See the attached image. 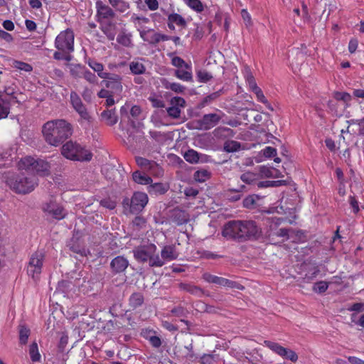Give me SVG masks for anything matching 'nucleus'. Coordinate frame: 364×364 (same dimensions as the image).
Returning a JSON list of instances; mask_svg holds the SVG:
<instances>
[{
	"label": "nucleus",
	"instance_id": "obj_1",
	"mask_svg": "<svg viewBox=\"0 0 364 364\" xmlns=\"http://www.w3.org/2000/svg\"><path fill=\"white\" fill-rule=\"evenodd\" d=\"M261 234V229L253 220H231L223 227L222 235L227 239L240 242L256 240Z\"/></svg>",
	"mask_w": 364,
	"mask_h": 364
},
{
	"label": "nucleus",
	"instance_id": "obj_2",
	"mask_svg": "<svg viewBox=\"0 0 364 364\" xmlns=\"http://www.w3.org/2000/svg\"><path fill=\"white\" fill-rule=\"evenodd\" d=\"M42 133L48 144L58 146L72 135L73 127L65 119L50 120L43 124Z\"/></svg>",
	"mask_w": 364,
	"mask_h": 364
},
{
	"label": "nucleus",
	"instance_id": "obj_3",
	"mask_svg": "<svg viewBox=\"0 0 364 364\" xmlns=\"http://www.w3.org/2000/svg\"><path fill=\"white\" fill-rule=\"evenodd\" d=\"M6 185L17 194H28L34 191L38 184V178L33 174L26 173H8L6 176Z\"/></svg>",
	"mask_w": 364,
	"mask_h": 364
},
{
	"label": "nucleus",
	"instance_id": "obj_4",
	"mask_svg": "<svg viewBox=\"0 0 364 364\" xmlns=\"http://www.w3.org/2000/svg\"><path fill=\"white\" fill-rule=\"evenodd\" d=\"M62 155L68 159L80 161H90L92 154L80 144L69 141L61 148Z\"/></svg>",
	"mask_w": 364,
	"mask_h": 364
},
{
	"label": "nucleus",
	"instance_id": "obj_5",
	"mask_svg": "<svg viewBox=\"0 0 364 364\" xmlns=\"http://www.w3.org/2000/svg\"><path fill=\"white\" fill-rule=\"evenodd\" d=\"M75 36L70 28L61 31L55 38V47L58 50L65 53H72L74 50Z\"/></svg>",
	"mask_w": 364,
	"mask_h": 364
},
{
	"label": "nucleus",
	"instance_id": "obj_6",
	"mask_svg": "<svg viewBox=\"0 0 364 364\" xmlns=\"http://www.w3.org/2000/svg\"><path fill=\"white\" fill-rule=\"evenodd\" d=\"M70 99L73 108L80 115V119L79 122L80 123H82V122L90 123L92 120V117L79 95L76 92L72 91L70 95Z\"/></svg>",
	"mask_w": 364,
	"mask_h": 364
},
{
	"label": "nucleus",
	"instance_id": "obj_7",
	"mask_svg": "<svg viewBox=\"0 0 364 364\" xmlns=\"http://www.w3.org/2000/svg\"><path fill=\"white\" fill-rule=\"evenodd\" d=\"M44 259L45 254L42 251H36L31 255L26 267L29 276L35 278L41 273Z\"/></svg>",
	"mask_w": 364,
	"mask_h": 364
},
{
	"label": "nucleus",
	"instance_id": "obj_8",
	"mask_svg": "<svg viewBox=\"0 0 364 364\" xmlns=\"http://www.w3.org/2000/svg\"><path fill=\"white\" fill-rule=\"evenodd\" d=\"M203 279L208 283L214 284L220 287H225L238 290H243L245 289L244 286L239 282L230 280L224 277H218L210 273H204L203 274Z\"/></svg>",
	"mask_w": 364,
	"mask_h": 364
},
{
	"label": "nucleus",
	"instance_id": "obj_9",
	"mask_svg": "<svg viewBox=\"0 0 364 364\" xmlns=\"http://www.w3.org/2000/svg\"><path fill=\"white\" fill-rule=\"evenodd\" d=\"M156 246L152 243L136 247L133 250L134 257L141 263L149 262L150 257L156 253Z\"/></svg>",
	"mask_w": 364,
	"mask_h": 364
},
{
	"label": "nucleus",
	"instance_id": "obj_10",
	"mask_svg": "<svg viewBox=\"0 0 364 364\" xmlns=\"http://www.w3.org/2000/svg\"><path fill=\"white\" fill-rule=\"evenodd\" d=\"M42 209L44 213L58 220L63 219L66 215L63 208L53 197L48 202L43 204Z\"/></svg>",
	"mask_w": 364,
	"mask_h": 364
},
{
	"label": "nucleus",
	"instance_id": "obj_11",
	"mask_svg": "<svg viewBox=\"0 0 364 364\" xmlns=\"http://www.w3.org/2000/svg\"><path fill=\"white\" fill-rule=\"evenodd\" d=\"M97 22L114 19L116 13L112 6L106 4L101 0H97L95 4Z\"/></svg>",
	"mask_w": 364,
	"mask_h": 364
},
{
	"label": "nucleus",
	"instance_id": "obj_12",
	"mask_svg": "<svg viewBox=\"0 0 364 364\" xmlns=\"http://www.w3.org/2000/svg\"><path fill=\"white\" fill-rule=\"evenodd\" d=\"M221 117L216 113L204 114L201 119L197 120V128L200 130H209L216 126Z\"/></svg>",
	"mask_w": 364,
	"mask_h": 364
},
{
	"label": "nucleus",
	"instance_id": "obj_13",
	"mask_svg": "<svg viewBox=\"0 0 364 364\" xmlns=\"http://www.w3.org/2000/svg\"><path fill=\"white\" fill-rule=\"evenodd\" d=\"M148 200V196L145 193H134L130 201V211L132 213L141 211L147 204Z\"/></svg>",
	"mask_w": 364,
	"mask_h": 364
},
{
	"label": "nucleus",
	"instance_id": "obj_14",
	"mask_svg": "<svg viewBox=\"0 0 364 364\" xmlns=\"http://www.w3.org/2000/svg\"><path fill=\"white\" fill-rule=\"evenodd\" d=\"M140 36L144 41L152 45H156L160 41H166L168 39L167 35L155 32L154 30L141 31Z\"/></svg>",
	"mask_w": 364,
	"mask_h": 364
},
{
	"label": "nucleus",
	"instance_id": "obj_15",
	"mask_svg": "<svg viewBox=\"0 0 364 364\" xmlns=\"http://www.w3.org/2000/svg\"><path fill=\"white\" fill-rule=\"evenodd\" d=\"M100 28L109 41H113L117 34V23L112 20L98 21Z\"/></svg>",
	"mask_w": 364,
	"mask_h": 364
},
{
	"label": "nucleus",
	"instance_id": "obj_16",
	"mask_svg": "<svg viewBox=\"0 0 364 364\" xmlns=\"http://www.w3.org/2000/svg\"><path fill=\"white\" fill-rule=\"evenodd\" d=\"M302 267L305 272L303 280L307 283L312 282L320 272L319 267L316 263L304 262Z\"/></svg>",
	"mask_w": 364,
	"mask_h": 364
},
{
	"label": "nucleus",
	"instance_id": "obj_17",
	"mask_svg": "<svg viewBox=\"0 0 364 364\" xmlns=\"http://www.w3.org/2000/svg\"><path fill=\"white\" fill-rule=\"evenodd\" d=\"M128 265V260L123 256H117L114 257L110 263L112 271L115 274L124 272Z\"/></svg>",
	"mask_w": 364,
	"mask_h": 364
},
{
	"label": "nucleus",
	"instance_id": "obj_18",
	"mask_svg": "<svg viewBox=\"0 0 364 364\" xmlns=\"http://www.w3.org/2000/svg\"><path fill=\"white\" fill-rule=\"evenodd\" d=\"M174 76L184 82L193 81L192 66L190 64L186 65L182 68L176 69L174 71Z\"/></svg>",
	"mask_w": 364,
	"mask_h": 364
},
{
	"label": "nucleus",
	"instance_id": "obj_19",
	"mask_svg": "<svg viewBox=\"0 0 364 364\" xmlns=\"http://www.w3.org/2000/svg\"><path fill=\"white\" fill-rule=\"evenodd\" d=\"M161 255L165 262H170L178 258V252L176 251V247L174 245H169L163 247Z\"/></svg>",
	"mask_w": 364,
	"mask_h": 364
},
{
	"label": "nucleus",
	"instance_id": "obj_20",
	"mask_svg": "<svg viewBox=\"0 0 364 364\" xmlns=\"http://www.w3.org/2000/svg\"><path fill=\"white\" fill-rule=\"evenodd\" d=\"M100 119L108 126L116 124L118 121V117L115 109L104 110L100 114Z\"/></svg>",
	"mask_w": 364,
	"mask_h": 364
},
{
	"label": "nucleus",
	"instance_id": "obj_21",
	"mask_svg": "<svg viewBox=\"0 0 364 364\" xmlns=\"http://www.w3.org/2000/svg\"><path fill=\"white\" fill-rule=\"evenodd\" d=\"M135 160L139 167L149 171L151 173H154L153 170L159 168L158 164L154 161H150L141 156L136 157Z\"/></svg>",
	"mask_w": 364,
	"mask_h": 364
},
{
	"label": "nucleus",
	"instance_id": "obj_22",
	"mask_svg": "<svg viewBox=\"0 0 364 364\" xmlns=\"http://www.w3.org/2000/svg\"><path fill=\"white\" fill-rule=\"evenodd\" d=\"M50 164L43 159H37L33 171H35L38 175L47 176L50 173Z\"/></svg>",
	"mask_w": 364,
	"mask_h": 364
},
{
	"label": "nucleus",
	"instance_id": "obj_23",
	"mask_svg": "<svg viewBox=\"0 0 364 364\" xmlns=\"http://www.w3.org/2000/svg\"><path fill=\"white\" fill-rule=\"evenodd\" d=\"M169 189L168 183H155L150 184L148 187V192L151 195H163L165 194Z\"/></svg>",
	"mask_w": 364,
	"mask_h": 364
},
{
	"label": "nucleus",
	"instance_id": "obj_24",
	"mask_svg": "<svg viewBox=\"0 0 364 364\" xmlns=\"http://www.w3.org/2000/svg\"><path fill=\"white\" fill-rule=\"evenodd\" d=\"M108 2L114 11L121 14L127 12L130 8L129 3L125 0H108Z\"/></svg>",
	"mask_w": 364,
	"mask_h": 364
},
{
	"label": "nucleus",
	"instance_id": "obj_25",
	"mask_svg": "<svg viewBox=\"0 0 364 364\" xmlns=\"http://www.w3.org/2000/svg\"><path fill=\"white\" fill-rule=\"evenodd\" d=\"M11 106V100L0 94V119H6L8 117L10 113Z\"/></svg>",
	"mask_w": 364,
	"mask_h": 364
},
{
	"label": "nucleus",
	"instance_id": "obj_26",
	"mask_svg": "<svg viewBox=\"0 0 364 364\" xmlns=\"http://www.w3.org/2000/svg\"><path fill=\"white\" fill-rule=\"evenodd\" d=\"M88 65L97 73L98 76L102 79H111L110 74L107 72H104V65L95 60H90L88 62Z\"/></svg>",
	"mask_w": 364,
	"mask_h": 364
},
{
	"label": "nucleus",
	"instance_id": "obj_27",
	"mask_svg": "<svg viewBox=\"0 0 364 364\" xmlns=\"http://www.w3.org/2000/svg\"><path fill=\"white\" fill-rule=\"evenodd\" d=\"M144 302V297L141 292H134L129 298V305L132 309L141 307Z\"/></svg>",
	"mask_w": 364,
	"mask_h": 364
},
{
	"label": "nucleus",
	"instance_id": "obj_28",
	"mask_svg": "<svg viewBox=\"0 0 364 364\" xmlns=\"http://www.w3.org/2000/svg\"><path fill=\"white\" fill-rule=\"evenodd\" d=\"M180 290L188 292L193 295L200 296L203 294V291L198 286L193 285L188 283H180L178 284Z\"/></svg>",
	"mask_w": 364,
	"mask_h": 364
},
{
	"label": "nucleus",
	"instance_id": "obj_29",
	"mask_svg": "<svg viewBox=\"0 0 364 364\" xmlns=\"http://www.w3.org/2000/svg\"><path fill=\"white\" fill-rule=\"evenodd\" d=\"M68 246L72 252L79 254L81 256H86V249L79 242L78 238L75 236L71 239Z\"/></svg>",
	"mask_w": 364,
	"mask_h": 364
},
{
	"label": "nucleus",
	"instance_id": "obj_30",
	"mask_svg": "<svg viewBox=\"0 0 364 364\" xmlns=\"http://www.w3.org/2000/svg\"><path fill=\"white\" fill-rule=\"evenodd\" d=\"M132 178L135 183L141 185H148L151 184L152 182V179L150 176L139 171H136L132 173Z\"/></svg>",
	"mask_w": 364,
	"mask_h": 364
},
{
	"label": "nucleus",
	"instance_id": "obj_31",
	"mask_svg": "<svg viewBox=\"0 0 364 364\" xmlns=\"http://www.w3.org/2000/svg\"><path fill=\"white\" fill-rule=\"evenodd\" d=\"M132 37L131 33L121 31L117 36V42L124 47H131L132 46Z\"/></svg>",
	"mask_w": 364,
	"mask_h": 364
},
{
	"label": "nucleus",
	"instance_id": "obj_32",
	"mask_svg": "<svg viewBox=\"0 0 364 364\" xmlns=\"http://www.w3.org/2000/svg\"><path fill=\"white\" fill-rule=\"evenodd\" d=\"M203 156L197 151L190 149L183 154L184 159L190 164H197L200 160V157Z\"/></svg>",
	"mask_w": 364,
	"mask_h": 364
},
{
	"label": "nucleus",
	"instance_id": "obj_33",
	"mask_svg": "<svg viewBox=\"0 0 364 364\" xmlns=\"http://www.w3.org/2000/svg\"><path fill=\"white\" fill-rule=\"evenodd\" d=\"M264 346L280 357L284 353V347L277 342L266 340L264 341Z\"/></svg>",
	"mask_w": 364,
	"mask_h": 364
},
{
	"label": "nucleus",
	"instance_id": "obj_34",
	"mask_svg": "<svg viewBox=\"0 0 364 364\" xmlns=\"http://www.w3.org/2000/svg\"><path fill=\"white\" fill-rule=\"evenodd\" d=\"M186 5L196 13H202L205 6L200 0H183Z\"/></svg>",
	"mask_w": 364,
	"mask_h": 364
},
{
	"label": "nucleus",
	"instance_id": "obj_35",
	"mask_svg": "<svg viewBox=\"0 0 364 364\" xmlns=\"http://www.w3.org/2000/svg\"><path fill=\"white\" fill-rule=\"evenodd\" d=\"M36 159L31 156L22 158L18 164L19 168L26 171L33 170Z\"/></svg>",
	"mask_w": 364,
	"mask_h": 364
},
{
	"label": "nucleus",
	"instance_id": "obj_36",
	"mask_svg": "<svg viewBox=\"0 0 364 364\" xmlns=\"http://www.w3.org/2000/svg\"><path fill=\"white\" fill-rule=\"evenodd\" d=\"M28 353L32 362H40L41 359V355L39 352L38 344L36 341L33 342L29 346Z\"/></svg>",
	"mask_w": 364,
	"mask_h": 364
},
{
	"label": "nucleus",
	"instance_id": "obj_37",
	"mask_svg": "<svg viewBox=\"0 0 364 364\" xmlns=\"http://www.w3.org/2000/svg\"><path fill=\"white\" fill-rule=\"evenodd\" d=\"M261 198L256 194L250 195L243 200V206L246 208L253 209L257 205V201Z\"/></svg>",
	"mask_w": 364,
	"mask_h": 364
},
{
	"label": "nucleus",
	"instance_id": "obj_38",
	"mask_svg": "<svg viewBox=\"0 0 364 364\" xmlns=\"http://www.w3.org/2000/svg\"><path fill=\"white\" fill-rule=\"evenodd\" d=\"M11 66L14 68H16L21 71H24L26 73H31L33 70V67L31 65L16 60H13L11 64Z\"/></svg>",
	"mask_w": 364,
	"mask_h": 364
},
{
	"label": "nucleus",
	"instance_id": "obj_39",
	"mask_svg": "<svg viewBox=\"0 0 364 364\" xmlns=\"http://www.w3.org/2000/svg\"><path fill=\"white\" fill-rule=\"evenodd\" d=\"M252 92L256 95L257 100L262 104H264L266 107L270 111H273V107L271 104L268 102L267 99L264 96L262 90L260 87H258L252 91Z\"/></svg>",
	"mask_w": 364,
	"mask_h": 364
},
{
	"label": "nucleus",
	"instance_id": "obj_40",
	"mask_svg": "<svg viewBox=\"0 0 364 364\" xmlns=\"http://www.w3.org/2000/svg\"><path fill=\"white\" fill-rule=\"evenodd\" d=\"M213 134L217 138H224L226 136H232L234 132L230 128L220 127L214 129Z\"/></svg>",
	"mask_w": 364,
	"mask_h": 364
},
{
	"label": "nucleus",
	"instance_id": "obj_41",
	"mask_svg": "<svg viewBox=\"0 0 364 364\" xmlns=\"http://www.w3.org/2000/svg\"><path fill=\"white\" fill-rule=\"evenodd\" d=\"M131 73L134 75H141L145 73L144 65L139 61H132L129 64Z\"/></svg>",
	"mask_w": 364,
	"mask_h": 364
},
{
	"label": "nucleus",
	"instance_id": "obj_42",
	"mask_svg": "<svg viewBox=\"0 0 364 364\" xmlns=\"http://www.w3.org/2000/svg\"><path fill=\"white\" fill-rule=\"evenodd\" d=\"M31 334L30 329L24 325L19 326V343L26 345Z\"/></svg>",
	"mask_w": 364,
	"mask_h": 364
},
{
	"label": "nucleus",
	"instance_id": "obj_43",
	"mask_svg": "<svg viewBox=\"0 0 364 364\" xmlns=\"http://www.w3.org/2000/svg\"><path fill=\"white\" fill-rule=\"evenodd\" d=\"M210 178V172L206 169H200L194 173L193 178L200 183L206 181Z\"/></svg>",
	"mask_w": 364,
	"mask_h": 364
},
{
	"label": "nucleus",
	"instance_id": "obj_44",
	"mask_svg": "<svg viewBox=\"0 0 364 364\" xmlns=\"http://www.w3.org/2000/svg\"><path fill=\"white\" fill-rule=\"evenodd\" d=\"M168 21L179 26L185 27L186 26L185 18L181 15L176 13L169 14L168 16Z\"/></svg>",
	"mask_w": 364,
	"mask_h": 364
},
{
	"label": "nucleus",
	"instance_id": "obj_45",
	"mask_svg": "<svg viewBox=\"0 0 364 364\" xmlns=\"http://www.w3.org/2000/svg\"><path fill=\"white\" fill-rule=\"evenodd\" d=\"M257 175L255 173L247 171L242 173L240 176V179L248 185L255 184L257 181Z\"/></svg>",
	"mask_w": 364,
	"mask_h": 364
},
{
	"label": "nucleus",
	"instance_id": "obj_46",
	"mask_svg": "<svg viewBox=\"0 0 364 364\" xmlns=\"http://www.w3.org/2000/svg\"><path fill=\"white\" fill-rule=\"evenodd\" d=\"M86 68L80 64L73 65L70 68V74L73 77H82Z\"/></svg>",
	"mask_w": 364,
	"mask_h": 364
},
{
	"label": "nucleus",
	"instance_id": "obj_47",
	"mask_svg": "<svg viewBox=\"0 0 364 364\" xmlns=\"http://www.w3.org/2000/svg\"><path fill=\"white\" fill-rule=\"evenodd\" d=\"M165 261L159 255V254H153L151 257H150L149 265L151 267H161L164 265Z\"/></svg>",
	"mask_w": 364,
	"mask_h": 364
},
{
	"label": "nucleus",
	"instance_id": "obj_48",
	"mask_svg": "<svg viewBox=\"0 0 364 364\" xmlns=\"http://www.w3.org/2000/svg\"><path fill=\"white\" fill-rule=\"evenodd\" d=\"M196 76L199 82L206 83L213 78L211 73L205 70H200L197 71Z\"/></svg>",
	"mask_w": 364,
	"mask_h": 364
},
{
	"label": "nucleus",
	"instance_id": "obj_49",
	"mask_svg": "<svg viewBox=\"0 0 364 364\" xmlns=\"http://www.w3.org/2000/svg\"><path fill=\"white\" fill-rule=\"evenodd\" d=\"M240 149V144L236 141H227L224 144V150L228 153L235 152Z\"/></svg>",
	"mask_w": 364,
	"mask_h": 364
},
{
	"label": "nucleus",
	"instance_id": "obj_50",
	"mask_svg": "<svg viewBox=\"0 0 364 364\" xmlns=\"http://www.w3.org/2000/svg\"><path fill=\"white\" fill-rule=\"evenodd\" d=\"M165 88L176 93H183L186 89L185 86L178 82H167L165 85Z\"/></svg>",
	"mask_w": 364,
	"mask_h": 364
},
{
	"label": "nucleus",
	"instance_id": "obj_51",
	"mask_svg": "<svg viewBox=\"0 0 364 364\" xmlns=\"http://www.w3.org/2000/svg\"><path fill=\"white\" fill-rule=\"evenodd\" d=\"M281 357L283 359L289 360L293 363H296L298 360V355L296 353L287 348H284V353Z\"/></svg>",
	"mask_w": 364,
	"mask_h": 364
},
{
	"label": "nucleus",
	"instance_id": "obj_52",
	"mask_svg": "<svg viewBox=\"0 0 364 364\" xmlns=\"http://www.w3.org/2000/svg\"><path fill=\"white\" fill-rule=\"evenodd\" d=\"M348 124L358 126V134L364 135V117L360 119H352L347 121Z\"/></svg>",
	"mask_w": 364,
	"mask_h": 364
},
{
	"label": "nucleus",
	"instance_id": "obj_53",
	"mask_svg": "<svg viewBox=\"0 0 364 364\" xmlns=\"http://www.w3.org/2000/svg\"><path fill=\"white\" fill-rule=\"evenodd\" d=\"M328 288V283L325 281H320L316 283L313 287V290L315 292L322 294L324 293Z\"/></svg>",
	"mask_w": 364,
	"mask_h": 364
},
{
	"label": "nucleus",
	"instance_id": "obj_54",
	"mask_svg": "<svg viewBox=\"0 0 364 364\" xmlns=\"http://www.w3.org/2000/svg\"><path fill=\"white\" fill-rule=\"evenodd\" d=\"M100 204L101 206L109 210H114L117 206V202L109 198L102 199Z\"/></svg>",
	"mask_w": 364,
	"mask_h": 364
},
{
	"label": "nucleus",
	"instance_id": "obj_55",
	"mask_svg": "<svg viewBox=\"0 0 364 364\" xmlns=\"http://www.w3.org/2000/svg\"><path fill=\"white\" fill-rule=\"evenodd\" d=\"M83 78H85L88 82L91 84H97L98 79L95 73L90 72L87 68L85 70Z\"/></svg>",
	"mask_w": 364,
	"mask_h": 364
},
{
	"label": "nucleus",
	"instance_id": "obj_56",
	"mask_svg": "<svg viewBox=\"0 0 364 364\" xmlns=\"http://www.w3.org/2000/svg\"><path fill=\"white\" fill-rule=\"evenodd\" d=\"M230 191L235 193V194L230 198L232 201L239 200L241 198L242 194L243 191H246V187L244 185L240 186V187L237 189H230Z\"/></svg>",
	"mask_w": 364,
	"mask_h": 364
},
{
	"label": "nucleus",
	"instance_id": "obj_57",
	"mask_svg": "<svg viewBox=\"0 0 364 364\" xmlns=\"http://www.w3.org/2000/svg\"><path fill=\"white\" fill-rule=\"evenodd\" d=\"M284 220L280 218L272 217L267 219V223L269 226L270 230L273 231L274 229L277 228Z\"/></svg>",
	"mask_w": 364,
	"mask_h": 364
},
{
	"label": "nucleus",
	"instance_id": "obj_58",
	"mask_svg": "<svg viewBox=\"0 0 364 364\" xmlns=\"http://www.w3.org/2000/svg\"><path fill=\"white\" fill-rule=\"evenodd\" d=\"M167 113L169 117L173 119H178L181 116V111L179 107L172 106L167 109Z\"/></svg>",
	"mask_w": 364,
	"mask_h": 364
},
{
	"label": "nucleus",
	"instance_id": "obj_59",
	"mask_svg": "<svg viewBox=\"0 0 364 364\" xmlns=\"http://www.w3.org/2000/svg\"><path fill=\"white\" fill-rule=\"evenodd\" d=\"M171 65L178 69L183 68L186 65H188V63L181 57L173 56L171 58Z\"/></svg>",
	"mask_w": 364,
	"mask_h": 364
},
{
	"label": "nucleus",
	"instance_id": "obj_60",
	"mask_svg": "<svg viewBox=\"0 0 364 364\" xmlns=\"http://www.w3.org/2000/svg\"><path fill=\"white\" fill-rule=\"evenodd\" d=\"M14 93H15L14 88L9 87H9L5 86L4 90L0 91V94H1V95L3 97H6L10 100L11 98L16 99V97L14 96Z\"/></svg>",
	"mask_w": 364,
	"mask_h": 364
},
{
	"label": "nucleus",
	"instance_id": "obj_61",
	"mask_svg": "<svg viewBox=\"0 0 364 364\" xmlns=\"http://www.w3.org/2000/svg\"><path fill=\"white\" fill-rule=\"evenodd\" d=\"M220 91H217V92H213V93L207 95L205 97H204L202 103L204 105H208L210 102L218 99L220 97Z\"/></svg>",
	"mask_w": 364,
	"mask_h": 364
},
{
	"label": "nucleus",
	"instance_id": "obj_62",
	"mask_svg": "<svg viewBox=\"0 0 364 364\" xmlns=\"http://www.w3.org/2000/svg\"><path fill=\"white\" fill-rule=\"evenodd\" d=\"M171 104L172 106H176V107H184L186 105V101L183 97H173L171 100Z\"/></svg>",
	"mask_w": 364,
	"mask_h": 364
},
{
	"label": "nucleus",
	"instance_id": "obj_63",
	"mask_svg": "<svg viewBox=\"0 0 364 364\" xmlns=\"http://www.w3.org/2000/svg\"><path fill=\"white\" fill-rule=\"evenodd\" d=\"M149 100L151 102L154 107L164 108L165 107L164 102L159 97H149Z\"/></svg>",
	"mask_w": 364,
	"mask_h": 364
},
{
	"label": "nucleus",
	"instance_id": "obj_64",
	"mask_svg": "<svg viewBox=\"0 0 364 364\" xmlns=\"http://www.w3.org/2000/svg\"><path fill=\"white\" fill-rule=\"evenodd\" d=\"M214 361V355L212 354H203L200 358L202 364H211Z\"/></svg>",
	"mask_w": 364,
	"mask_h": 364
}]
</instances>
